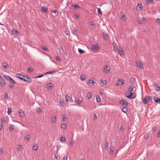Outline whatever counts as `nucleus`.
I'll use <instances>...</instances> for the list:
<instances>
[{"mask_svg": "<svg viewBox=\"0 0 160 160\" xmlns=\"http://www.w3.org/2000/svg\"><path fill=\"white\" fill-rule=\"evenodd\" d=\"M126 97L129 99H132L134 98L136 96V93H126Z\"/></svg>", "mask_w": 160, "mask_h": 160, "instance_id": "nucleus-1", "label": "nucleus"}, {"mask_svg": "<svg viewBox=\"0 0 160 160\" xmlns=\"http://www.w3.org/2000/svg\"><path fill=\"white\" fill-rule=\"evenodd\" d=\"M152 99V97L151 96H147L145 98L142 100L143 103L144 104H147L149 101Z\"/></svg>", "mask_w": 160, "mask_h": 160, "instance_id": "nucleus-2", "label": "nucleus"}, {"mask_svg": "<svg viewBox=\"0 0 160 160\" xmlns=\"http://www.w3.org/2000/svg\"><path fill=\"white\" fill-rule=\"evenodd\" d=\"M137 66L140 69H142L143 68V64L142 61H139L136 62Z\"/></svg>", "mask_w": 160, "mask_h": 160, "instance_id": "nucleus-3", "label": "nucleus"}, {"mask_svg": "<svg viewBox=\"0 0 160 160\" xmlns=\"http://www.w3.org/2000/svg\"><path fill=\"white\" fill-rule=\"evenodd\" d=\"M99 49V47L97 45H93L92 47V50L93 52H95Z\"/></svg>", "mask_w": 160, "mask_h": 160, "instance_id": "nucleus-4", "label": "nucleus"}, {"mask_svg": "<svg viewBox=\"0 0 160 160\" xmlns=\"http://www.w3.org/2000/svg\"><path fill=\"white\" fill-rule=\"evenodd\" d=\"M110 67L106 65L103 68V72L105 73H108L110 70Z\"/></svg>", "mask_w": 160, "mask_h": 160, "instance_id": "nucleus-5", "label": "nucleus"}, {"mask_svg": "<svg viewBox=\"0 0 160 160\" xmlns=\"http://www.w3.org/2000/svg\"><path fill=\"white\" fill-rule=\"evenodd\" d=\"M16 82L12 79V80H10L9 82V86L10 88H13L14 84H16Z\"/></svg>", "mask_w": 160, "mask_h": 160, "instance_id": "nucleus-6", "label": "nucleus"}, {"mask_svg": "<svg viewBox=\"0 0 160 160\" xmlns=\"http://www.w3.org/2000/svg\"><path fill=\"white\" fill-rule=\"evenodd\" d=\"M119 102L120 103L122 104V105H126V106H127L128 104V102L124 99H121Z\"/></svg>", "mask_w": 160, "mask_h": 160, "instance_id": "nucleus-7", "label": "nucleus"}, {"mask_svg": "<svg viewBox=\"0 0 160 160\" xmlns=\"http://www.w3.org/2000/svg\"><path fill=\"white\" fill-rule=\"evenodd\" d=\"M23 80L28 82H31L32 81V79L30 78H29L28 76L25 75H24L23 76Z\"/></svg>", "mask_w": 160, "mask_h": 160, "instance_id": "nucleus-8", "label": "nucleus"}, {"mask_svg": "<svg viewBox=\"0 0 160 160\" xmlns=\"http://www.w3.org/2000/svg\"><path fill=\"white\" fill-rule=\"evenodd\" d=\"M134 87L133 85L130 86L128 88V91L126 92V93H130L132 92Z\"/></svg>", "mask_w": 160, "mask_h": 160, "instance_id": "nucleus-9", "label": "nucleus"}, {"mask_svg": "<svg viewBox=\"0 0 160 160\" xmlns=\"http://www.w3.org/2000/svg\"><path fill=\"white\" fill-rule=\"evenodd\" d=\"M24 76V75L20 74H16V77L17 78H19L22 80H23Z\"/></svg>", "mask_w": 160, "mask_h": 160, "instance_id": "nucleus-10", "label": "nucleus"}, {"mask_svg": "<svg viewBox=\"0 0 160 160\" xmlns=\"http://www.w3.org/2000/svg\"><path fill=\"white\" fill-rule=\"evenodd\" d=\"M0 85L2 86H4L6 85V82L4 81V80L2 77V78L0 80Z\"/></svg>", "mask_w": 160, "mask_h": 160, "instance_id": "nucleus-11", "label": "nucleus"}, {"mask_svg": "<svg viewBox=\"0 0 160 160\" xmlns=\"http://www.w3.org/2000/svg\"><path fill=\"white\" fill-rule=\"evenodd\" d=\"M18 113L19 115L21 117H22L24 115V112L22 110H19V111L18 112Z\"/></svg>", "mask_w": 160, "mask_h": 160, "instance_id": "nucleus-12", "label": "nucleus"}, {"mask_svg": "<svg viewBox=\"0 0 160 160\" xmlns=\"http://www.w3.org/2000/svg\"><path fill=\"white\" fill-rule=\"evenodd\" d=\"M3 77L5 79L8 81H10L11 80H12V78H11L8 75H5Z\"/></svg>", "mask_w": 160, "mask_h": 160, "instance_id": "nucleus-13", "label": "nucleus"}, {"mask_svg": "<svg viewBox=\"0 0 160 160\" xmlns=\"http://www.w3.org/2000/svg\"><path fill=\"white\" fill-rule=\"evenodd\" d=\"M146 2L147 4H152L154 2L153 0H146Z\"/></svg>", "mask_w": 160, "mask_h": 160, "instance_id": "nucleus-14", "label": "nucleus"}, {"mask_svg": "<svg viewBox=\"0 0 160 160\" xmlns=\"http://www.w3.org/2000/svg\"><path fill=\"white\" fill-rule=\"evenodd\" d=\"M117 51L118 52L120 55H122L123 54L124 52L123 50L120 49V48H117Z\"/></svg>", "mask_w": 160, "mask_h": 160, "instance_id": "nucleus-15", "label": "nucleus"}, {"mask_svg": "<svg viewBox=\"0 0 160 160\" xmlns=\"http://www.w3.org/2000/svg\"><path fill=\"white\" fill-rule=\"evenodd\" d=\"M122 111L123 112L126 113L128 111V108L126 106H124L122 108Z\"/></svg>", "mask_w": 160, "mask_h": 160, "instance_id": "nucleus-16", "label": "nucleus"}, {"mask_svg": "<svg viewBox=\"0 0 160 160\" xmlns=\"http://www.w3.org/2000/svg\"><path fill=\"white\" fill-rule=\"evenodd\" d=\"M110 151L109 152V154L111 155L112 154V153L114 149V147L112 146L110 147Z\"/></svg>", "mask_w": 160, "mask_h": 160, "instance_id": "nucleus-17", "label": "nucleus"}, {"mask_svg": "<svg viewBox=\"0 0 160 160\" xmlns=\"http://www.w3.org/2000/svg\"><path fill=\"white\" fill-rule=\"evenodd\" d=\"M53 86V85L52 83H50L47 85V87L48 89H49V88H52Z\"/></svg>", "mask_w": 160, "mask_h": 160, "instance_id": "nucleus-18", "label": "nucleus"}, {"mask_svg": "<svg viewBox=\"0 0 160 160\" xmlns=\"http://www.w3.org/2000/svg\"><path fill=\"white\" fill-rule=\"evenodd\" d=\"M41 10L45 12H47L48 11V9L45 6H43L41 8Z\"/></svg>", "mask_w": 160, "mask_h": 160, "instance_id": "nucleus-19", "label": "nucleus"}, {"mask_svg": "<svg viewBox=\"0 0 160 160\" xmlns=\"http://www.w3.org/2000/svg\"><path fill=\"white\" fill-rule=\"evenodd\" d=\"M103 38L105 40H107L108 38V35L107 33H103Z\"/></svg>", "mask_w": 160, "mask_h": 160, "instance_id": "nucleus-20", "label": "nucleus"}, {"mask_svg": "<svg viewBox=\"0 0 160 160\" xmlns=\"http://www.w3.org/2000/svg\"><path fill=\"white\" fill-rule=\"evenodd\" d=\"M121 17L122 19L123 20H126V18L125 17V15L123 12H121Z\"/></svg>", "mask_w": 160, "mask_h": 160, "instance_id": "nucleus-21", "label": "nucleus"}, {"mask_svg": "<svg viewBox=\"0 0 160 160\" xmlns=\"http://www.w3.org/2000/svg\"><path fill=\"white\" fill-rule=\"evenodd\" d=\"M92 96V93L91 92H89L87 93V97L88 99L91 98Z\"/></svg>", "mask_w": 160, "mask_h": 160, "instance_id": "nucleus-22", "label": "nucleus"}, {"mask_svg": "<svg viewBox=\"0 0 160 160\" xmlns=\"http://www.w3.org/2000/svg\"><path fill=\"white\" fill-rule=\"evenodd\" d=\"M104 145L105 149H107L108 148V142L107 141H105Z\"/></svg>", "mask_w": 160, "mask_h": 160, "instance_id": "nucleus-23", "label": "nucleus"}, {"mask_svg": "<svg viewBox=\"0 0 160 160\" xmlns=\"http://www.w3.org/2000/svg\"><path fill=\"white\" fill-rule=\"evenodd\" d=\"M156 87H155V89L157 91H160V86H159L157 84L155 83Z\"/></svg>", "mask_w": 160, "mask_h": 160, "instance_id": "nucleus-24", "label": "nucleus"}, {"mask_svg": "<svg viewBox=\"0 0 160 160\" xmlns=\"http://www.w3.org/2000/svg\"><path fill=\"white\" fill-rule=\"evenodd\" d=\"M9 129L10 131H12L14 129V126L13 125H10Z\"/></svg>", "mask_w": 160, "mask_h": 160, "instance_id": "nucleus-25", "label": "nucleus"}, {"mask_svg": "<svg viewBox=\"0 0 160 160\" xmlns=\"http://www.w3.org/2000/svg\"><path fill=\"white\" fill-rule=\"evenodd\" d=\"M56 72H55V71H49V72H47L45 73L44 74V75H46V74H51L53 75L54 73H55Z\"/></svg>", "mask_w": 160, "mask_h": 160, "instance_id": "nucleus-26", "label": "nucleus"}, {"mask_svg": "<svg viewBox=\"0 0 160 160\" xmlns=\"http://www.w3.org/2000/svg\"><path fill=\"white\" fill-rule=\"evenodd\" d=\"M52 122L53 123H55L56 122V118L55 117H54L51 118Z\"/></svg>", "mask_w": 160, "mask_h": 160, "instance_id": "nucleus-27", "label": "nucleus"}, {"mask_svg": "<svg viewBox=\"0 0 160 160\" xmlns=\"http://www.w3.org/2000/svg\"><path fill=\"white\" fill-rule=\"evenodd\" d=\"M38 148V146L37 145H35L33 146L32 149L33 150L37 151Z\"/></svg>", "mask_w": 160, "mask_h": 160, "instance_id": "nucleus-28", "label": "nucleus"}, {"mask_svg": "<svg viewBox=\"0 0 160 160\" xmlns=\"http://www.w3.org/2000/svg\"><path fill=\"white\" fill-rule=\"evenodd\" d=\"M12 34L16 35H17L18 34V33L17 31L15 30H13L12 31Z\"/></svg>", "mask_w": 160, "mask_h": 160, "instance_id": "nucleus-29", "label": "nucleus"}, {"mask_svg": "<svg viewBox=\"0 0 160 160\" xmlns=\"http://www.w3.org/2000/svg\"><path fill=\"white\" fill-rule=\"evenodd\" d=\"M86 107L88 108H90V109L92 110L96 108V105L95 104L93 105L92 107H89L88 106H86Z\"/></svg>", "mask_w": 160, "mask_h": 160, "instance_id": "nucleus-30", "label": "nucleus"}, {"mask_svg": "<svg viewBox=\"0 0 160 160\" xmlns=\"http://www.w3.org/2000/svg\"><path fill=\"white\" fill-rule=\"evenodd\" d=\"M61 127L62 129H65L67 127L66 124L65 123H63V124H62Z\"/></svg>", "mask_w": 160, "mask_h": 160, "instance_id": "nucleus-31", "label": "nucleus"}, {"mask_svg": "<svg viewBox=\"0 0 160 160\" xmlns=\"http://www.w3.org/2000/svg\"><path fill=\"white\" fill-rule=\"evenodd\" d=\"M118 82H120L121 83V84L123 85L124 83L125 82V81L124 79H122V80H121V79H119L118 80Z\"/></svg>", "mask_w": 160, "mask_h": 160, "instance_id": "nucleus-32", "label": "nucleus"}, {"mask_svg": "<svg viewBox=\"0 0 160 160\" xmlns=\"http://www.w3.org/2000/svg\"><path fill=\"white\" fill-rule=\"evenodd\" d=\"M154 101L156 103H159L160 102V98H159L157 97L156 99H155Z\"/></svg>", "mask_w": 160, "mask_h": 160, "instance_id": "nucleus-33", "label": "nucleus"}, {"mask_svg": "<svg viewBox=\"0 0 160 160\" xmlns=\"http://www.w3.org/2000/svg\"><path fill=\"white\" fill-rule=\"evenodd\" d=\"M2 65L3 67L6 68L8 66V64L7 62H3Z\"/></svg>", "mask_w": 160, "mask_h": 160, "instance_id": "nucleus-34", "label": "nucleus"}, {"mask_svg": "<svg viewBox=\"0 0 160 160\" xmlns=\"http://www.w3.org/2000/svg\"><path fill=\"white\" fill-rule=\"evenodd\" d=\"M74 143V141L73 140H71L69 142V146L70 147H72L73 146Z\"/></svg>", "mask_w": 160, "mask_h": 160, "instance_id": "nucleus-35", "label": "nucleus"}, {"mask_svg": "<svg viewBox=\"0 0 160 160\" xmlns=\"http://www.w3.org/2000/svg\"><path fill=\"white\" fill-rule=\"evenodd\" d=\"M78 51L80 54H83L84 53V51L81 48H78Z\"/></svg>", "mask_w": 160, "mask_h": 160, "instance_id": "nucleus-36", "label": "nucleus"}, {"mask_svg": "<svg viewBox=\"0 0 160 160\" xmlns=\"http://www.w3.org/2000/svg\"><path fill=\"white\" fill-rule=\"evenodd\" d=\"M31 138L30 135L29 134H27L25 137V139L29 140Z\"/></svg>", "mask_w": 160, "mask_h": 160, "instance_id": "nucleus-37", "label": "nucleus"}, {"mask_svg": "<svg viewBox=\"0 0 160 160\" xmlns=\"http://www.w3.org/2000/svg\"><path fill=\"white\" fill-rule=\"evenodd\" d=\"M66 140L65 138V137H62L60 138V141L61 142H65Z\"/></svg>", "mask_w": 160, "mask_h": 160, "instance_id": "nucleus-38", "label": "nucleus"}, {"mask_svg": "<svg viewBox=\"0 0 160 160\" xmlns=\"http://www.w3.org/2000/svg\"><path fill=\"white\" fill-rule=\"evenodd\" d=\"M80 78L82 80H84L86 78L85 76L82 74L81 75Z\"/></svg>", "mask_w": 160, "mask_h": 160, "instance_id": "nucleus-39", "label": "nucleus"}, {"mask_svg": "<svg viewBox=\"0 0 160 160\" xmlns=\"http://www.w3.org/2000/svg\"><path fill=\"white\" fill-rule=\"evenodd\" d=\"M4 98L5 99H7L8 98V93L5 92L4 96Z\"/></svg>", "mask_w": 160, "mask_h": 160, "instance_id": "nucleus-40", "label": "nucleus"}, {"mask_svg": "<svg viewBox=\"0 0 160 160\" xmlns=\"http://www.w3.org/2000/svg\"><path fill=\"white\" fill-rule=\"evenodd\" d=\"M70 98V97L68 95H66L65 96V99L66 101H68L69 100V99Z\"/></svg>", "mask_w": 160, "mask_h": 160, "instance_id": "nucleus-41", "label": "nucleus"}, {"mask_svg": "<svg viewBox=\"0 0 160 160\" xmlns=\"http://www.w3.org/2000/svg\"><path fill=\"white\" fill-rule=\"evenodd\" d=\"M72 31L73 33H76L77 32L78 30L76 28H74Z\"/></svg>", "mask_w": 160, "mask_h": 160, "instance_id": "nucleus-42", "label": "nucleus"}, {"mask_svg": "<svg viewBox=\"0 0 160 160\" xmlns=\"http://www.w3.org/2000/svg\"><path fill=\"white\" fill-rule=\"evenodd\" d=\"M98 10V13L99 14H102V12L101 10V9L100 8H97Z\"/></svg>", "mask_w": 160, "mask_h": 160, "instance_id": "nucleus-43", "label": "nucleus"}, {"mask_svg": "<svg viewBox=\"0 0 160 160\" xmlns=\"http://www.w3.org/2000/svg\"><path fill=\"white\" fill-rule=\"evenodd\" d=\"M88 82L89 83L92 84V85H93V84L94 83V82L92 80V79H89L88 80Z\"/></svg>", "mask_w": 160, "mask_h": 160, "instance_id": "nucleus-44", "label": "nucleus"}, {"mask_svg": "<svg viewBox=\"0 0 160 160\" xmlns=\"http://www.w3.org/2000/svg\"><path fill=\"white\" fill-rule=\"evenodd\" d=\"M96 98L97 102H99L100 101L101 99L99 96H97Z\"/></svg>", "mask_w": 160, "mask_h": 160, "instance_id": "nucleus-45", "label": "nucleus"}, {"mask_svg": "<svg viewBox=\"0 0 160 160\" xmlns=\"http://www.w3.org/2000/svg\"><path fill=\"white\" fill-rule=\"evenodd\" d=\"M137 21L138 23L139 24H142V21L140 18H138L137 19Z\"/></svg>", "mask_w": 160, "mask_h": 160, "instance_id": "nucleus-46", "label": "nucleus"}, {"mask_svg": "<svg viewBox=\"0 0 160 160\" xmlns=\"http://www.w3.org/2000/svg\"><path fill=\"white\" fill-rule=\"evenodd\" d=\"M93 119L94 120H97V118L96 114L95 113H93Z\"/></svg>", "mask_w": 160, "mask_h": 160, "instance_id": "nucleus-47", "label": "nucleus"}, {"mask_svg": "<svg viewBox=\"0 0 160 160\" xmlns=\"http://www.w3.org/2000/svg\"><path fill=\"white\" fill-rule=\"evenodd\" d=\"M72 7L75 8H80V7L77 5L76 4H74L72 5Z\"/></svg>", "mask_w": 160, "mask_h": 160, "instance_id": "nucleus-48", "label": "nucleus"}, {"mask_svg": "<svg viewBox=\"0 0 160 160\" xmlns=\"http://www.w3.org/2000/svg\"><path fill=\"white\" fill-rule=\"evenodd\" d=\"M139 7V8L140 9H141L142 8V4L140 3H138L137 5Z\"/></svg>", "mask_w": 160, "mask_h": 160, "instance_id": "nucleus-49", "label": "nucleus"}, {"mask_svg": "<svg viewBox=\"0 0 160 160\" xmlns=\"http://www.w3.org/2000/svg\"><path fill=\"white\" fill-rule=\"evenodd\" d=\"M156 22L157 24L159 23V25H160V18H157L156 20Z\"/></svg>", "mask_w": 160, "mask_h": 160, "instance_id": "nucleus-50", "label": "nucleus"}, {"mask_svg": "<svg viewBox=\"0 0 160 160\" xmlns=\"http://www.w3.org/2000/svg\"><path fill=\"white\" fill-rule=\"evenodd\" d=\"M12 112V108H10L9 109V108L8 109V115L10 114Z\"/></svg>", "mask_w": 160, "mask_h": 160, "instance_id": "nucleus-51", "label": "nucleus"}, {"mask_svg": "<svg viewBox=\"0 0 160 160\" xmlns=\"http://www.w3.org/2000/svg\"><path fill=\"white\" fill-rule=\"evenodd\" d=\"M149 135L148 133H146L144 136V137L145 139H147Z\"/></svg>", "mask_w": 160, "mask_h": 160, "instance_id": "nucleus-52", "label": "nucleus"}, {"mask_svg": "<svg viewBox=\"0 0 160 160\" xmlns=\"http://www.w3.org/2000/svg\"><path fill=\"white\" fill-rule=\"evenodd\" d=\"M74 16L77 19H78L79 18V15L77 13H75L74 14Z\"/></svg>", "mask_w": 160, "mask_h": 160, "instance_id": "nucleus-53", "label": "nucleus"}, {"mask_svg": "<svg viewBox=\"0 0 160 160\" xmlns=\"http://www.w3.org/2000/svg\"><path fill=\"white\" fill-rule=\"evenodd\" d=\"M0 25H2V29H4L6 27V26L3 24L2 23L0 22Z\"/></svg>", "mask_w": 160, "mask_h": 160, "instance_id": "nucleus-54", "label": "nucleus"}, {"mask_svg": "<svg viewBox=\"0 0 160 160\" xmlns=\"http://www.w3.org/2000/svg\"><path fill=\"white\" fill-rule=\"evenodd\" d=\"M101 82L103 83V85L106 84V81L104 79H102L101 81Z\"/></svg>", "mask_w": 160, "mask_h": 160, "instance_id": "nucleus-55", "label": "nucleus"}, {"mask_svg": "<svg viewBox=\"0 0 160 160\" xmlns=\"http://www.w3.org/2000/svg\"><path fill=\"white\" fill-rule=\"evenodd\" d=\"M76 103H78L79 104H80L82 103V101L81 100H77L76 101Z\"/></svg>", "mask_w": 160, "mask_h": 160, "instance_id": "nucleus-56", "label": "nucleus"}, {"mask_svg": "<svg viewBox=\"0 0 160 160\" xmlns=\"http://www.w3.org/2000/svg\"><path fill=\"white\" fill-rule=\"evenodd\" d=\"M62 117L63 121H64L65 119L66 118V115H62Z\"/></svg>", "mask_w": 160, "mask_h": 160, "instance_id": "nucleus-57", "label": "nucleus"}, {"mask_svg": "<svg viewBox=\"0 0 160 160\" xmlns=\"http://www.w3.org/2000/svg\"><path fill=\"white\" fill-rule=\"evenodd\" d=\"M42 49L45 51H48V49L46 47V46H44L43 47H42Z\"/></svg>", "mask_w": 160, "mask_h": 160, "instance_id": "nucleus-58", "label": "nucleus"}, {"mask_svg": "<svg viewBox=\"0 0 160 160\" xmlns=\"http://www.w3.org/2000/svg\"><path fill=\"white\" fill-rule=\"evenodd\" d=\"M22 146L21 145H19L18 146V147L17 148V149L18 150H20L22 148Z\"/></svg>", "mask_w": 160, "mask_h": 160, "instance_id": "nucleus-59", "label": "nucleus"}, {"mask_svg": "<svg viewBox=\"0 0 160 160\" xmlns=\"http://www.w3.org/2000/svg\"><path fill=\"white\" fill-rule=\"evenodd\" d=\"M56 59L58 61H59L61 60L60 58L58 56L56 57Z\"/></svg>", "mask_w": 160, "mask_h": 160, "instance_id": "nucleus-60", "label": "nucleus"}, {"mask_svg": "<svg viewBox=\"0 0 160 160\" xmlns=\"http://www.w3.org/2000/svg\"><path fill=\"white\" fill-rule=\"evenodd\" d=\"M65 33L66 35H70L69 31L68 30H66L65 31Z\"/></svg>", "mask_w": 160, "mask_h": 160, "instance_id": "nucleus-61", "label": "nucleus"}, {"mask_svg": "<svg viewBox=\"0 0 160 160\" xmlns=\"http://www.w3.org/2000/svg\"><path fill=\"white\" fill-rule=\"evenodd\" d=\"M33 71V69L32 68H28V70H27V71L28 72H32Z\"/></svg>", "mask_w": 160, "mask_h": 160, "instance_id": "nucleus-62", "label": "nucleus"}, {"mask_svg": "<svg viewBox=\"0 0 160 160\" xmlns=\"http://www.w3.org/2000/svg\"><path fill=\"white\" fill-rule=\"evenodd\" d=\"M152 130L154 131H155L157 130V127L155 126H154L152 127Z\"/></svg>", "mask_w": 160, "mask_h": 160, "instance_id": "nucleus-63", "label": "nucleus"}, {"mask_svg": "<svg viewBox=\"0 0 160 160\" xmlns=\"http://www.w3.org/2000/svg\"><path fill=\"white\" fill-rule=\"evenodd\" d=\"M68 156H65L63 157V160H67Z\"/></svg>", "mask_w": 160, "mask_h": 160, "instance_id": "nucleus-64", "label": "nucleus"}]
</instances>
